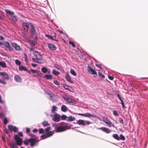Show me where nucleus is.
I'll return each mask as SVG.
<instances>
[{
    "instance_id": "1",
    "label": "nucleus",
    "mask_w": 148,
    "mask_h": 148,
    "mask_svg": "<svg viewBox=\"0 0 148 148\" xmlns=\"http://www.w3.org/2000/svg\"><path fill=\"white\" fill-rule=\"evenodd\" d=\"M14 139L16 143L14 142H10L8 146L11 148H18L17 146H21L22 144V139L20 138L18 135H14Z\"/></svg>"
},
{
    "instance_id": "2",
    "label": "nucleus",
    "mask_w": 148,
    "mask_h": 148,
    "mask_svg": "<svg viewBox=\"0 0 148 148\" xmlns=\"http://www.w3.org/2000/svg\"><path fill=\"white\" fill-rule=\"evenodd\" d=\"M38 138H31L29 139H27L24 141V143L26 145H29V143H30V146L32 147H33L35 145H37L38 144V143L39 141V140H38Z\"/></svg>"
},
{
    "instance_id": "3",
    "label": "nucleus",
    "mask_w": 148,
    "mask_h": 148,
    "mask_svg": "<svg viewBox=\"0 0 148 148\" xmlns=\"http://www.w3.org/2000/svg\"><path fill=\"white\" fill-rule=\"evenodd\" d=\"M35 58H32V60L35 62L39 63V61L42 59V56L38 52H36L34 53Z\"/></svg>"
},
{
    "instance_id": "4",
    "label": "nucleus",
    "mask_w": 148,
    "mask_h": 148,
    "mask_svg": "<svg viewBox=\"0 0 148 148\" xmlns=\"http://www.w3.org/2000/svg\"><path fill=\"white\" fill-rule=\"evenodd\" d=\"M30 34L31 36H37V34L35 27L33 24H31V28L30 29Z\"/></svg>"
},
{
    "instance_id": "5",
    "label": "nucleus",
    "mask_w": 148,
    "mask_h": 148,
    "mask_svg": "<svg viewBox=\"0 0 148 148\" xmlns=\"http://www.w3.org/2000/svg\"><path fill=\"white\" fill-rule=\"evenodd\" d=\"M31 24H32L29 22H23V23L22 26L24 31L25 32H28L29 28V26L30 25L31 26Z\"/></svg>"
},
{
    "instance_id": "6",
    "label": "nucleus",
    "mask_w": 148,
    "mask_h": 148,
    "mask_svg": "<svg viewBox=\"0 0 148 148\" xmlns=\"http://www.w3.org/2000/svg\"><path fill=\"white\" fill-rule=\"evenodd\" d=\"M63 98L65 101L69 103H75L76 102L75 99L69 98L67 96L63 97Z\"/></svg>"
},
{
    "instance_id": "7",
    "label": "nucleus",
    "mask_w": 148,
    "mask_h": 148,
    "mask_svg": "<svg viewBox=\"0 0 148 148\" xmlns=\"http://www.w3.org/2000/svg\"><path fill=\"white\" fill-rule=\"evenodd\" d=\"M69 127L66 125L64 126H60L57 128L55 130L56 132H60L65 131L66 130L69 129Z\"/></svg>"
},
{
    "instance_id": "8",
    "label": "nucleus",
    "mask_w": 148,
    "mask_h": 148,
    "mask_svg": "<svg viewBox=\"0 0 148 148\" xmlns=\"http://www.w3.org/2000/svg\"><path fill=\"white\" fill-rule=\"evenodd\" d=\"M87 70L89 73L92 75H97V72L93 69L90 66L88 65V66Z\"/></svg>"
},
{
    "instance_id": "9",
    "label": "nucleus",
    "mask_w": 148,
    "mask_h": 148,
    "mask_svg": "<svg viewBox=\"0 0 148 148\" xmlns=\"http://www.w3.org/2000/svg\"><path fill=\"white\" fill-rule=\"evenodd\" d=\"M0 75L2 76L3 79L5 80H8L9 79V75L5 72H0Z\"/></svg>"
},
{
    "instance_id": "10",
    "label": "nucleus",
    "mask_w": 148,
    "mask_h": 148,
    "mask_svg": "<svg viewBox=\"0 0 148 148\" xmlns=\"http://www.w3.org/2000/svg\"><path fill=\"white\" fill-rule=\"evenodd\" d=\"M79 115L84 116L85 117H95V116L91 114L87 113L84 114L78 113L77 114Z\"/></svg>"
},
{
    "instance_id": "11",
    "label": "nucleus",
    "mask_w": 148,
    "mask_h": 148,
    "mask_svg": "<svg viewBox=\"0 0 148 148\" xmlns=\"http://www.w3.org/2000/svg\"><path fill=\"white\" fill-rule=\"evenodd\" d=\"M37 36H36L34 39L32 40H30V42L29 43L31 45L34 46L36 45L37 43V40H38Z\"/></svg>"
},
{
    "instance_id": "12",
    "label": "nucleus",
    "mask_w": 148,
    "mask_h": 148,
    "mask_svg": "<svg viewBox=\"0 0 148 148\" xmlns=\"http://www.w3.org/2000/svg\"><path fill=\"white\" fill-rule=\"evenodd\" d=\"M60 115L57 114H55L53 116V120L56 122H59L60 121Z\"/></svg>"
},
{
    "instance_id": "13",
    "label": "nucleus",
    "mask_w": 148,
    "mask_h": 148,
    "mask_svg": "<svg viewBox=\"0 0 148 148\" xmlns=\"http://www.w3.org/2000/svg\"><path fill=\"white\" fill-rule=\"evenodd\" d=\"M8 128L11 131L16 132L17 130V128L16 127L14 126L11 125L8 126Z\"/></svg>"
},
{
    "instance_id": "14",
    "label": "nucleus",
    "mask_w": 148,
    "mask_h": 148,
    "mask_svg": "<svg viewBox=\"0 0 148 148\" xmlns=\"http://www.w3.org/2000/svg\"><path fill=\"white\" fill-rule=\"evenodd\" d=\"M48 46L49 49L51 50H55L56 49V47L53 44L48 43Z\"/></svg>"
},
{
    "instance_id": "15",
    "label": "nucleus",
    "mask_w": 148,
    "mask_h": 148,
    "mask_svg": "<svg viewBox=\"0 0 148 148\" xmlns=\"http://www.w3.org/2000/svg\"><path fill=\"white\" fill-rule=\"evenodd\" d=\"M12 46L17 51H20L21 50L20 47L16 43H12Z\"/></svg>"
},
{
    "instance_id": "16",
    "label": "nucleus",
    "mask_w": 148,
    "mask_h": 148,
    "mask_svg": "<svg viewBox=\"0 0 148 148\" xmlns=\"http://www.w3.org/2000/svg\"><path fill=\"white\" fill-rule=\"evenodd\" d=\"M22 36L25 38L27 42H30V40L26 34L23 32L22 34Z\"/></svg>"
},
{
    "instance_id": "17",
    "label": "nucleus",
    "mask_w": 148,
    "mask_h": 148,
    "mask_svg": "<svg viewBox=\"0 0 148 148\" xmlns=\"http://www.w3.org/2000/svg\"><path fill=\"white\" fill-rule=\"evenodd\" d=\"M99 129L107 133H109L111 132L110 130L105 127H101L99 128Z\"/></svg>"
},
{
    "instance_id": "18",
    "label": "nucleus",
    "mask_w": 148,
    "mask_h": 148,
    "mask_svg": "<svg viewBox=\"0 0 148 148\" xmlns=\"http://www.w3.org/2000/svg\"><path fill=\"white\" fill-rule=\"evenodd\" d=\"M3 45L6 47L8 48L10 50H12L11 47L9 42L7 41L4 42Z\"/></svg>"
},
{
    "instance_id": "19",
    "label": "nucleus",
    "mask_w": 148,
    "mask_h": 148,
    "mask_svg": "<svg viewBox=\"0 0 148 148\" xmlns=\"http://www.w3.org/2000/svg\"><path fill=\"white\" fill-rule=\"evenodd\" d=\"M14 79L16 82H20L21 81V77L18 75H15L14 77Z\"/></svg>"
},
{
    "instance_id": "20",
    "label": "nucleus",
    "mask_w": 148,
    "mask_h": 148,
    "mask_svg": "<svg viewBox=\"0 0 148 148\" xmlns=\"http://www.w3.org/2000/svg\"><path fill=\"white\" fill-rule=\"evenodd\" d=\"M46 93L49 96L50 99L51 100L53 101V98L55 97V95L52 93H49L47 92Z\"/></svg>"
},
{
    "instance_id": "21",
    "label": "nucleus",
    "mask_w": 148,
    "mask_h": 148,
    "mask_svg": "<svg viewBox=\"0 0 148 148\" xmlns=\"http://www.w3.org/2000/svg\"><path fill=\"white\" fill-rule=\"evenodd\" d=\"M66 80L68 82L71 83H73V81L71 79V77L70 76H69L68 75H66Z\"/></svg>"
},
{
    "instance_id": "22",
    "label": "nucleus",
    "mask_w": 148,
    "mask_h": 148,
    "mask_svg": "<svg viewBox=\"0 0 148 148\" xmlns=\"http://www.w3.org/2000/svg\"><path fill=\"white\" fill-rule=\"evenodd\" d=\"M5 11L7 14H9L11 16L14 15V12L11 11L8 9L5 10Z\"/></svg>"
},
{
    "instance_id": "23",
    "label": "nucleus",
    "mask_w": 148,
    "mask_h": 148,
    "mask_svg": "<svg viewBox=\"0 0 148 148\" xmlns=\"http://www.w3.org/2000/svg\"><path fill=\"white\" fill-rule=\"evenodd\" d=\"M45 36L48 38H49L51 40H53L56 41H58V40L56 39L55 38H53V36H51V35L46 34H45Z\"/></svg>"
},
{
    "instance_id": "24",
    "label": "nucleus",
    "mask_w": 148,
    "mask_h": 148,
    "mask_svg": "<svg viewBox=\"0 0 148 148\" xmlns=\"http://www.w3.org/2000/svg\"><path fill=\"white\" fill-rule=\"evenodd\" d=\"M77 123L79 125H82L83 126H85L84 121V120L79 119L77 121Z\"/></svg>"
},
{
    "instance_id": "25",
    "label": "nucleus",
    "mask_w": 148,
    "mask_h": 148,
    "mask_svg": "<svg viewBox=\"0 0 148 148\" xmlns=\"http://www.w3.org/2000/svg\"><path fill=\"white\" fill-rule=\"evenodd\" d=\"M19 69L21 71H27V68L23 66H20L19 67Z\"/></svg>"
},
{
    "instance_id": "26",
    "label": "nucleus",
    "mask_w": 148,
    "mask_h": 148,
    "mask_svg": "<svg viewBox=\"0 0 148 148\" xmlns=\"http://www.w3.org/2000/svg\"><path fill=\"white\" fill-rule=\"evenodd\" d=\"M75 119V117H73L72 116H70L68 117L67 121H68L71 122L74 121Z\"/></svg>"
},
{
    "instance_id": "27",
    "label": "nucleus",
    "mask_w": 148,
    "mask_h": 148,
    "mask_svg": "<svg viewBox=\"0 0 148 148\" xmlns=\"http://www.w3.org/2000/svg\"><path fill=\"white\" fill-rule=\"evenodd\" d=\"M42 124L45 127L48 126L50 125V124L46 121H44L42 123Z\"/></svg>"
},
{
    "instance_id": "28",
    "label": "nucleus",
    "mask_w": 148,
    "mask_h": 148,
    "mask_svg": "<svg viewBox=\"0 0 148 148\" xmlns=\"http://www.w3.org/2000/svg\"><path fill=\"white\" fill-rule=\"evenodd\" d=\"M55 131V130L53 131H50L47 134V138L50 137L53 134L54 132Z\"/></svg>"
},
{
    "instance_id": "29",
    "label": "nucleus",
    "mask_w": 148,
    "mask_h": 148,
    "mask_svg": "<svg viewBox=\"0 0 148 148\" xmlns=\"http://www.w3.org/2000/svg\"><path fill=\"white\" fill-rule=\"evenodd\" d=\"M44 77L47 79H52V77L51 75L47 74L45 75L44 76Z\"/></svg>"
},
{
    "instance_id": "30",
    "label": "nucleus",
    "mask_w": 148,
    "mask_h": 148,
    "mask_svg": "<svg viewBox=\"0 0 148 148\" xmlns=\"http://www.w3.org/2000/svg\"><path fill=\"white\" fill-rule=\"evenodd\" d=\"M61 110L64 112H65L67 110L66 107L64 105H63L61 106Z\"/></svg>"
},
{
    "instance_id": "31",
    "label": "nucleus",
    "mask_w": 148,
    "mask_h": 148,
    "mask_svg": "<svg viewBox=\"0 0 148 148\" xmlns=\"http://www.w3.org/2000/svg\"><path fill=\"white\" fill-rule=\"evenodd\" d=\"M30 71L32 72L33 73H37L39 76H40V74L42 75V73H39L38 72V71H36L35 70L31 69H30Z\"/></svg>"
},
{
    "instance_id": "32",
    "label": "nucleus",
    "mask_w": 148,
    "mask_h": 148,
    "mask_svg": "<svg viewBox=\"0 0 148 148\" xmlns=\"http://www.w3.org/2000/svg\"><path fill=\"white\" fill-rule=\"evenodd\" d=\"M41 71L43 73H45L47 72V69L46 67H43L41 68Z\"/></svg>"
},
{
    "instance_id": "33",
    "label": "nucleus",
    "mask_w": 148,
    "mask_h": 148,
    "mask_svg": "<svg viewBox=\"0 0 148 148\" xmlns=\"http://www.w3.org/2000/svg\"><path fill=\"white\" fill-rule=\"evenodd\" d=\"M113 115L116 116H119V114L117 111L115 110H113Z\"/></svg>"
},
{
    "instance_id": "34",
    "label": "nucleus",
    "mask_w": 148,
    "mask_h": 148,
    "mask_svg": "<svg viewBox=\"0 0 148 148\" xmlns=\"http://www.w3.org/2000/svg\"><path fill=\"white\" fill-rule=\"evenodd\" d=\"M113 137L117 140H119V137L118 135L116 134H114L112 135Z\"/></svg>"
},
{
    "instance_id": "35",
    "label": "nucleus",
    "mask_w": 148,
    "mask_h": 148,
    "mask_svg": "<svg viewBox=\"0 0 148 148\" xmlns=\"http://www.w3.org/2000/svg\"><path fill=\"white\" fill-rule=\"evenodd\" d=\"M0 65L3 68H5L6 66L5 63L4 62H0Z\"/></svg>"
},
{
    "instance_id": "36",
    "label": "nucleus",
    "mask_w": 148,
    "mask_h": 148,
    "mask_svg": "<svg viewBox=\"0 0 148 148\" xmlns=\"http://www.w3.org/2000/svg\"><path fill=\"white\" fill-rule=\"evenodd\" d=\"M52 73L53 74L55 75H57L60 74V73L56 70H54L52 71Z\"/></svg>"
},
{
    "instance_id": "37",
    "label": "nucleus",
    "mask_w": 148,
    "mask_h": 148,
    "mask_svg": "<svg viewBox=\"0 0 148 148\" xmlns=\"http://www.w3.org/2000/svg\"><path fill=\"white\" fill-rule=\"evenodd\" d=\"M125 139V138L124 136H123L122 134H120V137H119V140H124Z\"/></svg>"
},
{
    "instance_id": "38",
    "label": "nucleus",
    "mask_w": 148,
    "mask_h": 148,
    "mask_svg": "<svg viewBox=\"0 0 148 148\" xmlns=\"http://www.w3.org/2000/svg\"><path fill=\"white\" fill-rule=\"evenodd\" d=\"M71 73L74 76H76V74L75 72V71L74 70L71 69L70 70Z\"/></svg>"
},
{
    "instance_id": "39",
    "label": "nucleus",
    "mask_w": 148,
    "mask_h": 148,
    "mask_svg": "<svg viewBox=\"0 0 148 148\" xmlns=\"http://www.w3.org/2000/svg\"><path fill=\"white\" fill-rule=\"evenodd\" d=\"M51 127H48L45 128V133L47 134V133L49 132V131L51 129Z\"/></svg>"
},
{
    "instance_id": "40",
    "label": "nucleus",
    "mask_w": 148,
    "mask_h": 148,
    "mask_svg": "<svg viewBox=\"0 0 148 148\" xmlns=\"http://www.w3.org/2000/svg\"><path fill=\"white\" fill-rule=\"evenodd\" d=\"M12 18L13 20L15 22H17L18 19L17 18V17L15 15H14L12 17Z\"/></svg>"
},
{
    "instance_id": "41",
    "label": "nucleus",
    "mask_w": 148,
    "mask_h": 148,
    "mask_svg": "<svg viewBox=\"0 0 148 148\" xmlns=\"http://www.w3.org/2000/svg\"><path fill=\"white\" fill-rule=\"evenodd\" d=\"M40 137L41 138V139H42L46 138H47V134L46 135L45 134H44L42 135H41L40 136Z\"/></svg>"
},
{
    "instance_id": "42",
    "label": "nucleus",
    "mask_w": 148,
    "mask_h": 148,
    "mask_svg": "<svg viewBox=\"0 0 148 148\" xmlns=\"http://www.w3.org/2000/svg\"><path fill=\"white\" fill-rule=\"evenodd\" d=\"M98 75L101 78H104L105 77V76L103 75H102V73H101L100 72H99L98 73Z\"/></svg>"
},
{
    "instance_id": "43",
    "label": "nucleus",
    "mask_w": 148,
    "mask_h": 148,
    "mask_svg": "<svg viewBox=\"0 0 148 148\" xmlns=\"http://www.w3.org/2000/svg\"><path fill=\"white\" fill-rule=\"evenodd\" d=\"M57 108V107L55 106H52V109H51V112H54L56 110V109Z\"/></svg>"
},
{
    "instance_id": "44",
    "label": "nucleus",
    "mask_w": 148,
    "mask_h": 148,
    "mask_svg": "<svg viewBox=\"0 0 148 148\" xmlns=\"http://www.w3.org/2000/svg\"><path fill=\"white\" fill-rule=\"evenodd\" d=\"M3 122L4 124L5 125H6L8 123V121L6 118H5L3 120Z\"/></svg>"
},
{
    "instance_id": "45",
    "label": "nucleus",
    "mask_w": 148,
    "mask_h": 148,
    "mask_svg": "<svg viewBox=\"0 0 148 148\" xmlns=\"http://www.w3.org/2000/svg\"><path fill=\"white\" fill-rule=\"evenodd\" d=\"M34 46H33L30 45V47L29 51H33L34 50Z\"/></svg>"
},
{
    "instance_id": "46",
    "label": "nucleus",
    "mask_w": 148,
    "mask_h": 148,
    "mask_svg": "<svg viewBox=\"0 0 148 148\" xmlns=\"http://www.w3.org/2000/svg\"><path fill=\"white\" fill-rule=\"evenodd\" d=\"M67 116L65 115H62L61 116V119L62 120H65L67 118Z\"/></svg>"
},
{
    "instance_id": "47",
    "label": "nucleus",
    "mask_w": 148,
    "mask_h": 148,
    "mask_svg": "<svg viewBox=\"0 0 148 148\" xmlns=\"http://www.w3.org/2000/svg\"><path fill=\"white\" fill-rule=\"evenodd\" d=\"M5 80L3 79H0V83L3 84H6V82L5 81Z\"/></svg>"
},
{
    "instance_id": "48",
    "label": "nucleus",
    "mask_w": 148,
    "mask_h": 148,
    "mask_svg": "<svg viewBox=\"0 0 148 148\" xmlns=\"http://www.w3.org/2000/svg\"><path fill=\"white\" fill-rule=\"evenodd\" d=\"M39 131L40 134H42L44 133V130L42 128L39 129Z\"/></svg>"
},
{
    "instance_id": "49",
    "label": "nucleus",
    "mask_w": 148,
    "mask_h": 148,
    "mask_svg": "<svg viewBox=\"0 0 148 148\" xmlns=\"http://www.w3.org/2000/svg\"><path fill=\"white\" fill-rule=\"evenodd\" d=\"M15 63L17 65H20L21 64V61L18 60H15Z\"/></svg>"
},
{
    "instance_id": "50",
    "label": "nucleus",
    "mask_w": 148,
    "mask_h": 148,
    "mask_svg": "<svg viewBox=\"0 0 148 148\" xmlns=\"http://www.w3.org/2000/svg\"><path fill=\"white\" fill-rule=\"evenodd\" d=\"M69 43L71 45H72V46L73 47H76V46H75V45L74 44V42H73L72 41H70L69 42Z\"/></svg>"
},
{
    "instance_id": "51",
    "label": "nucleus",
    "mask_w": 148,
    "mask_h": 148,
    "mask_svg": "<svg viewBox=\"0 0 148 148\" xmlns=\"http://www.w3.org/2000/svg\"><path fill=\"white\" fill-rule=\"evenodd\" d=\"M103 121L106 123L108 124L110 123V121L108 120L107 119H104Z\"/></svg>"
},
{
    "instance_id": "52",
    "label": "nucleus",
    "mask_w": 148,
    "mask_h": 148,
    "mask_svg": "<svg viewBox=\"0 0 148 148\" xmlns=\"http://www.w3.org/2000/svg\"><path fill=\"white\" fill-rule=\"evenodd\" d=\"M53 83L57 85H59L60 84V82L57 80H54L53 81Z\"/></svg>"
},
{
    "instance_id": "53",
    "label": "nucleus",
    "mask_w": 148,
    "mask_h": 148,
    "mask_svg": "<svg viewBox=\"0 0 148 148\" xmlns=\"http://www.w3.org/2000/svg\"><path fill=\"white\" fill-rule=\"evenodd\" d=\"M85 126L86 125H88L90 124V122L88 121H84Z\"/></svg>"
},
{
    "instance_id": "54",
    "label": "nucleus",
    "mask_w": 148,
    "mask_h": 148,
    "mask_svg": "<svg viewBox=\"0 0 148 148\" xmlns=\"http://www.w3.org/2000/svg\"><path fill=\"white\" fill-rule=\"evenodd\" d=\"M29 136H31L32 137H34V138H37V137H36V135H34V134H30L29 135Z\"/></svg>"
},
{
    "instance_id": "55",
    "label": "nucleus",
    "mask_w": 148,
    "mask_h": 148,
    "mask_svg": "<svg viewBox=\"0 0 148 148\" xmlns=\"http://www.w3.org/2000/svg\"><path fill=\"white\" fill-rule=\"evenodd\" d=\"M119 122L122 124H123V120L121 118H120L119 119Z\"/></svg>"
},
{
    "instance_id": "56",
    "label": "nucleus",
    "mask_w": 148,
    "mask_h": 148,
    "mask_svg": "<svg viewBox=\"0 0 148 148\" xmlns=\"http://www.w3.org/2000/svg\"><path fill=\"white\" fill-rule=\"evenodd\" d=\"M116 95L117 96V97L120 100H121V99H122L121 98V97L120 95L119 94H116Z\"/></svg>"
},
{
    "instance_id": "57",
    "label": "nucleus",
    "mask_w": 148,
    "mask_h": 148,
    "mask_svg": "<svg viewBox=\"0 0 148 148\" xmlns=\"http://www.w3.org/2000/svg\"><path fill=\"white\" fill-rule=\"evenodd\" d=\"M18 135L21 137L23 136V134L22 132H19L18 133Z\"/></svg>"
},
{
    "instance_id": "58",
    "label": "nucleus",
    "mask_w": 148,
    "mask_h": 148,
    "mask_svg": "<svg viewBox=\"0 0 148 148\" xmlns=\"http://www.w3.org/2000/svg\"><path fill=\"white\" fill-rule=\"evenodd\" d=\"M30 130L29 128H27L26 129V132L27 133H29L30 132Z\"/></svg>"
},
{
    "instance_id": "59",
    "label": "nucleus",
    "mask_w": 148,
    "mask_h": 148,
    "mask_svg": "<svg viewBox=\"0 0 148 148\" xmlns=\"http://www.w3.org/2000/svg\"><path fill=\"white\" fill-rule=\"evenodd\" d=\"M64 87L65 89H66L67 90H69V86L67 85H65L64 86Z\"/></svg>"
},
{
    "instance_id": "60",
    "label": "nucleus",
    "mask_w": 148,
    "mask_h": 148,
    "mask_svg": "<svg viewBox=\"0 0 148 148\" xmlns=\"http://www.w3.org/2000/svg\"><path fill=\"white\" fill-rule=\"evenodd\" d=\"M112 92L113 93V95H116V94H117L116 92L114 90H112Z\"/></svg>"
},
{
    "instance_id": "61",
    "label": "nucleus",
    "mask_w": 148,
    "mask_h": 148,
    "mask_svg": "<svg viewBox=\"0 0 148 148\" xmlns=\"http://www.w3.org/2000/svg\"><path fill=\"white\" fill-rule=\"evenodd\" d=\"M4 115V114L3 113H0V116L1 117H2Z\"/></svg>"
},
{
    "instance_id": "62",
    "label": "nucleus",
    "mask_w": 148,
    "mask_h": 148,
    "mask_svg": "<svg viewBox=\"0 0 148 148\" xmlns=\"http://www.w3.org/2000/svg\"><path fill=\"white\" fill-rule=\"evenodd\" d=\"M33 131L34 132L36 133V132H37L38 130L37 129H34L33 130Z\"/></svg>"
},
{
    "instance_id": "63",
    "label": "nucleus",
    "mask_w": 148,
    "mask_h": 148,
    "mask_svg": "<svg viewBox=\"0 0 148 148\" xmlns=\"http://www.w3.org/2000/svg\"><path fill=\"white\" fill-rule=\"evenodd\" d=\"M4 39V38L3 37L0 35V40H3Z\"/></svg>"
},
{
    "instance_id": "64",
    "label": "nucleus",
    "mask_w": 148,
    "mask_h": 148,
    "mask_svg": "<svg viewBox=\"0 0 148 148\" xmlns=\"http://www.w3.org/2000/svg\"><path fill=\"white\" fill-rule=\"evenodd\" d=\"M122 105V108H123V109H125V108H126V106H125L124 104H123V105Z\"/></svg>"
}]
</instances>
